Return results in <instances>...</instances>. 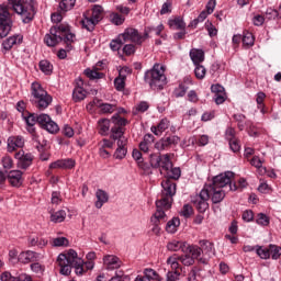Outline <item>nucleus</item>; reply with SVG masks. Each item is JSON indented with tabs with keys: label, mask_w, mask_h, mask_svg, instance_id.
<instances>
[{
	"label": "nucleus",
	"mask_w": 281,
	"mask_h": 281,
	"mask_svg": "<svg viewBox=\"0 0 281 281\" xmlns=\"http://www.w3.org/2000/svg\"><path fill=\"white\" fill-rule=\"evenodd\" d=\"M180 276H181V271H179V270L169 271L167 273V280L166 281H177Z\"/></svg>",
	"instance_id": "64"
},
{
	"label": "nucleus",
	"mask_w": 281,
	"mask_h": 281,
	"mask_svg": "<svg viewBox=\"0 0 281 281\" xmlns=\"http://www.w3.org/2000/svg\"><path fill=\"white\" fill-rule=\"evenodd\" d=\"M111 21L114 25H122V23H124V16L120 13H113L111 15Z\"/></svg>",
	"instance_id": "62"
},
{
	"label": "nucleus",
	"mask_w": 281,
	"mask_h": 281,
	"mask_svg": "<svg viewBox=\"0 0 281 281\" xmlns=\"http://www.w3.org/2000/svg\"><path fill=\"white\" fill-rule=\"evenodd\" d=\"M53 101L54 98L38 81L32 82L30 102L37 111H45Z\"/></svg>",
	"instance_id": "5"
},
{
	"label": "nucleus",
	"mask_w": 281,
	"mask_h": 281,
	"mask_svg": "<svg viewBox=\"0 0 281 281\" xmlns=\"http://www.w3.org/2000/svg\"><path fill=\"white\" fill-rule=\"evenodd\" d=\"M189 55L194 66L201 65V63L205 60V53L203 49H191Z\"/></svg>",
	"instance_id": "29"
},
{
	"label": "nucleus",
	"mask_w": 281,
	"mask_h": 281,
	"mask_svg": "<svg viewBox=\"0 0 281 281\" xmlns=\"http://www.w3.org/2000/svg\"><path fill=\"white\" fill-rule=\"evenodd\" d=\"M179 225H181V220H179V217H173L172 220H170L167 223L166 232H168V234H175V232H177V227H179Z\"/></svg>",
	"instance_id": "35"
},
{
	"label": "nucleus",
	"mask_w": 281,
	"mask_h": 281,
	"mask_svg": "<svg viewBox=\"0 0 281 281\" xmlns=\"http://www.w3.org/2000/svg\"><path fill=\"white\" fill-rule=\"evenodd\" d=\"M53 247H69L67 237H56L53 239Z\"/></svg>",
	"instance_id": "54"
},
{
	"label": "nucleus",
	"mask_w": 281,
	"mask_h": 281,
	"mask_svg": "<svg viewBox=\"0 0 281 281\" xmlns=\"http://www.w3.org/2000/svg\"><path fill=\"white\" fill-rule=\"evenodd\" d=\"M148 109H150V104H148L147 101H140L135 105L134 115H137V113H146Z\"/></svg>",
	"instance_id": "50"
},
{
	"label": "nucleus",
	"mask_w": 281,
	"mask_h": 281,
	"mask_svg": "<svg viewBox=\"0 0 281 281\" xmlns=\"http://www.w3.org/2000/svg\"><path fill=\"white\" fill-rule=\"evenodd\" d=\"M188 243L186 241H179L177 239H173L167 244L168 251H182V254H186V247Z\"/></svg>",
	"instance_id": "30"
},
{
	"label": "nucleus",
	"mask_w": 281,
	"mask_h": 281,
	"mask_svg": "<svg viewBox=\"0 0 281 281\" xmlns=\"http://www.w3.org/2000/svg\"><path fill=\"white\" fill-rule=\"evenodd\" d=\"M49 120H52V117L48 114H37V124L41 128H45Z\"/></svg>",
	"instance_id": "59"
},
{
	"label": "nucleus",
	"mask_w": 281,
	"mask_h": 281,
	"mask_svg": "<svg viewBox=\"0 0 281 281\" xmlns=\"http://www.w3.org/2000/svg\"><path fill=\"white\" fill-rule=\"evenodd\" d=\"M74 38H76V35L69 31V25L60 24L50 27L49 34H46L44 37V43L47 47H56L58 43H65L66 49L71 52L74 49L71 45Z\"/></svg>",
	"instance_id": "2"
},
{
	"label": "nucleus",
	"mask_w": 281,
	"mask_h": 281,
	"mask_svg": "<svg viewBox=\"0 0 281 281\" xmlns=\"http://www.w3.org/2000/svg\"><path fill=\"white\" fill-rule=\"evenodd\" d=\"M99 124V133L104 137L109 135V131L111 128V120L108 119H101L98 122Z\"/></svg>",
	"instance_id": "32"
},
{
	"label": "nucleus",
	"mask_w": 281,
	"mask_h": 281,
	"mask_svg": "<svg viewBox=\"0 0 281 281\" xmlns=\"http://www.w3.org/2000/svg\"><path fill=\"white\" fill-rule=\"evenodd\" d=\"M85 98H87V90L82 88V80H79L72 91V100L74 102H82Z\"/></svg>",
	"instance_id": "25"
},
{
	"label": "nucleus",
	"mask_w": 281,
	"mask_h": 281,
	"mask_svg": "<svg viewBox=\"0 0 281 281\" xmlns=\"http://www.w3.org/2000/svg\"><path fill=\"white\" fill-rule=\"evenodd\" d=\"M26 113L27 115H25V113H22V120L25 122L29 133H36V127L34 126L38 124V114L32 112Z\"/></svg>",
	"instance_id": "19"
},
{
	"label": "nucleus",
	"mask_w": 281,
	"mask_h": 281,
	"mask_svg": "<svg viewBox=\"0 0 281 281\" xmlns=\"http://www.w3.org/2000/svg\"><path fill=\"white\" fill-rule=\"evenodd\" d=\"M15 159L18 160V168L20 170H27L30 166H32V162L34 161V156L31 153H26L24 150H20L15 153Z\"/></svg>",
	"instance_id": "12"
},
{
	"label": "nucleus",
	"mask_w": 281,
	"mask_h": 281,
	"mask_svg": "<svg viewBox=\"0 0 281 281\" xmlns=\"http://www.w3.org/2000/svg\"><path fill=\"white\" fill-rule=\"evenodd\" d=\"M199 245H200V249H202V256L204 258H207V263H209L210 258L214 256V244L207 239H202L200 240Z\"/></svg>",
	"instance_id": "21"
},
{
	"label": "nucleus",
	"mask_w": 281,
	"mask_h": 281,
	"mask_svg": "<svg viewBox=\"0 0 281 281\" xmlns=\"http://www.w3.org/2000/svg\"><path fill=\"white\" fill-rule=\"evenodd\" d=\"M22 43H23V36H21V35L9 36L1 44L2 54H8V52H10V49H12V47H14L16 45H21Z\"/></svg>",
	"instance_id": "17"
},
{
	"label": "nucleus",
	"mask_w": 281,
	"mask_h": 281,
	"mask_svg": "<svg viewBox=\"0 0 281 281\" xmlns=\"http://www.w3.org/2000/svg\"><path fill=\"white\" fill-rule=\"evenodd\" d=\"M133 159L137 162V166L139 168H143V170H146V164H144V157L142 156V151L139 149H133L132 151Z\"/></svg>",
	"instance_id": "40"
},
{
	"label": "nucleus",
	"mask_w": 281,
	"mask_h": 281,
	"mask_svg": "<svg viewBox=\"0 0 281 281\" xmlns=\"http://www.w3.org/2000/svg\"><path fill=\"white\" fill-rule=\"evenodd\" d=\"M126 133V128L120 126H112L111 127V139L116 142L117 146H123V144H128V138L124 136Z\"/></svg>",
	"instance_id": "14"
},
{
	"label": "nucleus",
	"mask_w": 281,
	"mask_h": 281,
	"mask_svg": "<svg viewBox=\"0 0 281 281\" xmlns=\"http://www.w3.org/2000/svg\"><path fill=\"white\" fill-rule=\"evenodd\" d=\"M41 258V254L32 250L21 252L18 257V260L23 265H29V262H36Z\"/></svg>",
	"instance_id": "23"
},
{
	"label": "nucleus",
	"mask_w": 281,
	"mask_h": 281,
	"mask_svg": "<svg viewBox=\"0 0 281 281\" xmlns=\"http://www.w3.org/2000/svg\"><path fill=\"white\" fill-rule=\"evenodd\" d=\"M256 254L261 258V260H269V258H271L269 246L268 248H265L260 245H256Z\"/></svg>",
	"instance_id": "37"
},
{
	"label": "nucleus",
	"mask_w": 281,
	"mask_h": 281,
	"mask_svg": "<svg viewBox=\"0 0 281 281\" xmlns=\"http://www.w3.org/2000/svg\"><path fill=\"white\" fill-rule=\"evenodd\" d=\"M170 126V121L168 119H162L157 126L153 125L150 127L151 133L156 135L157 137L161 136V133H164L167 128Z\"/></svg>",
	"instance_id": "28"
},
{
	"label": "nucleus",
	"mask_w": 281,
	"mask_h": 281,
	"mask_svg": "<svg viewBox=\"0 0 281 281\" xmlns=\"http://www.w3.org/2000/svg\"><path fill=\"white\" fill-rule=\"evenodd\" d=\"M150 168L155 170L160 169L165 172H170L172 168V160L170 159V154H151L149 155Z\"/></svg>",
	"instance_id": "7"
},
{
	"label": "nucleus",
	"mask_w": 281,
	"mask_h": 281,
	"mask_svg": "<svg viewBox=\"0 0 281 281\" xmlns=\"http://www.w3.org/2000/svg\"><path fill=\"white\" fill-rule=\"evenodd\" d=\"M57 265L60 267L59 273L61 276H70L71 274V269L72 265L67 260V255L65 254H59L57 257Z\"/></svg>",
	"instance_id": "18"
},
{
	"label": "nucleus",
	"mask_w": 281,
	"mask_h": 281,
	"mask_svg": "<svg viewBox=\"0 0 281 281\" xmlns=\"http://www.w3.org/2000/svg\"><path fill=\"white\" fill-rule=\"evenodd\" d=\"M47 244H48V240L43 237H38V236L29 237V245H31V247H38L40 249H43V247H47Z\"/></svg>",
	"instance_id": "31"
},
{
	"label": "nucleus",
	"mask_w": 281,
	"mask_h": 281,
	"mask_svg": "<svg viewBox=\"0 0 281 281\" xmlns=\"http://www.w3.org/2000/svg\"><path fill=\"white\" fill-rule=\"evenodd\" d=\"M12 14L7 7L0 5V40L5 38L12 31Z\"/></svg>",
	"instance_id": "9"
},
{
	"label": "nucleus",
	"mask_w": 281,
	"mask_h": 281,
	"mask_svg": "<svg viewBox=\"0 0 281 281\" xmlns=\"http://www.w3.org/2000/svg\"><path fill=\"white\" fill-rule=\"evenodd\" d=\"M7 10H12L18 16H20L22 23L27 24L34 21L36 16V1L35 0H7ZM9 8V9H8Z\"/></svg>",
	"instance_id": "3"
},
{
	"label": "nucleus",
	"mask_w": 281,
	"mask_h": 281,
	"mask_svg": "<svg viewBox=\"0 0 281 281\" xmlns=\"http://www.w3.org/2000/svg\"><path fill=\"white\" fill-rule=\"evenodd\" d=\"M40 69L43 74H45V76H52V72L54 71V65H52L49 60H41Z\"/></svg>",
	"instance_id": "38"
},
{
	"label": "nucleus",
	"mask_w": 281,
	"mask_h": 281,
	"mask_svg": "<svg viewBox=\"0 0 281 281\" xmlns=\"http://www.w3.org/2000/svg\"><path fill=\"white\" fill-rule=\"evenodd\" d=\"M170 26L175 30H186V22L181 18H176L170 21Z\"/></svg>",
	"instance_id": "53"
},
{
	"label": "nucleus",
	"mask_w": 281,
	"mask_h": 281,
	"mask_svg": "<svg viewBox=\"0 0 281 281\" xmlns=\"http://www.w3.org/2000/svg\"><path fill=\"white\" fill-rule=\"evenodd\" d=\"M257 225H261V227H267L270 223L269 216L265 213H259L256 218Z\"/></svg>",
	"instance_id": "52"
},
{
	"label": "nucleus",
	"mask_w": 281,
	"mask_h": 281,
	"mask_svg": "<svg viewBox=\"0 0 281 281\" xmlns=\"http://www.w3.org/2000/svg\"><path fill=\"white\" fill-rule=\"evenodd\" d=\"M100 109H101L102 113H113V111H115V104L102 103L100 105Z\"/></svg>",
	"instance_id": "63"
},
{
	"label": "nucleus",
	"mask_w": 281,
	"mask_h": 281,
	"mask_svg": "<svg viewBox=\"0 0 281 281\" xmlns=\"http://www.w3.org/2000/svg\"><path fill=\"white\" fill-rule=\"evenodd\" d=\"M144 80L154 91H161V89L168 85L166 66L155 64L151 69L145 71Z\"/></svg>",
	"instance_id": "4"
},
{
	"label": "nucleus",
	"mask_w": 281,
	"mask_h": 281,
	"mask_svg": "<svg viewBox=\"0 0 281 281\" xmlns=\"http://www.w3.org/2000/svg\"><path fill=\"white\" fill-rule=\"evenodd\" d=\"M97 201L94 203L97 210H101L104 203H109V193L102 189H98L95 192Z\"/></svg>",
	"instance_id": "27"
},
{
	"label": "nucleus",
	"mask_w": 281,
	"mask_h": 281,
	"mask_svg": "<svg viewBox=\"0 0 281 281\" xmlns=\"http://www.w3.org/2000/svg\"><path fill=\"white\" fill-rule=\"evenodd\" d=\"M233 119L235 120V122L237 123V128L239 131H245V126H247V116L243 113H237L233 115Z\"/></svg>",
	"instance_id": "34"
},
{
	"label": "nucleus",
	"mask_w": 281,
	"mask_h": 281,
	"mask_svg": "<svg viewBox=\"0 0 281 281\" xmlns=\"http://www.w3.org/2000/svg\"><path fill=\"white\" fill-rule=\"evenodd\" d=\"M82 27L87 30L88 32H93L95 30V25H98V20L93 18H86L85 20L81 21Z\"/></svg>",
	"instance_id": "33"
},
{
	"label": "nucleus",
	"mask_w": 281,
	"mask_h": 281,
	"mask_svg": "<svg viewBox=\"0 0 281 281\" xmlns=\"http://www.w3.org/2000/svg\"><path fill=\"white\" fill-rule=\"evenodd\" d=\"M241 43L245 47H254V35L250 32L244 33Z\"/></svg>",
	"instance_id": "51"
},
{
	"label": "nucleus",
	"mask_w": 281,
	"mask_h": 281,
	"mask_svg": "<svg viewBox=\"0 0 281 281\" xmlns=\"http://www.w3.org/2000/svg\"><path fill=\"white\" fill-rule=\"evenodd\" d=\"M44 131H47V133H50L54 135L57 131H59L58 124L56 122L52 121V119L46 123V125L43 127Z\"/></svg>",
	"instance_id": "57"
},
{
	"label": "nucleus",
	"mask_w": 281,
	"mask_h": 281,
	"mask_svg": "<svg viewBox=\"0 0 281 281\" xmlns=\"http://www.w3.org/2000/svg\"><path fill=\"white\" fill-rule=\"evenodd\" d=\"M126 146L127 144L117 145V148L114 153L115 159H124V157H126V154L128 153V150L126 149Z\"/></svg>",
	"instance_id": "49"
},
{
	"label": "nucleus",
	"mask_w": 281,
	"mask_h": 281,
	"mask_svg": "<svg viewBox=\"0 0 281 281\" xmlns=\"http://www.w3.org/2000/svg\"><path fill=\"white\" fill-rule=\"evenodd\" d=\"M150 31L145 29L144 34L142 35L138 30L130 27L125 29L123 33H121V38L125 43H134V45H142L147 38H149Z\"/></svg>",
	"instance_id": "8"
},
{
	"label": "nucleus",
	"mask_w": 281,
	"mask_h": 281,
	"mask_svg": "<svg viewBox=\"0 0 281 281\" xmlns=\"http://www.w3.org/2000/svg\"><path fill=\"white\" fill-rule=\"evenodd\" d=\"M103 265L108 271H114V269H120L122 267V260L114 255H106L103 257Z\"/></svg>",
	"instance_id": "20"
},
{
	"label": "nucleus",
	"mask_w": 281,
	"mask_h": 281,
	"mask_svg": "<svg viewBox=\"0 0 281 281\" xmlns=\"http://www.w3.org/2000/svg\"><path fill=\"white\" fill-rule=\"evenodd\" d=\"M188 92V86L180 83L178 88L175 90L176 98H183Z\"/></svg>",
	"instance_id": "61"
},
{
	"label": "nucleus",
	"mask_w": 281,
	"mask_h": 281,
	"mask_svg": "<svg viewBox=\"0 0 281 281\" xmlns=\"http://www.w3.org/2000/svg\"><path fill=\"white\" fill-rule=\"evenodd\" d=\"M1 281H32V276L27 273H21L18 277H13L12 273L5 271L0 276Z\"/></svg>",
	"instance_id": "24"
},
{
	"label": "nucleus",
	"mask_w": 281,
	"mask_h": 281,
	"mask_svg": "<svg viewBox=\"0 0 281 281\" xmlns=\"http://www.w3.org/2000/svg\"><path fill=\"white\" fill-rule=\"evenodd\" d=\"M266 21H278L280 20V13H278V9L268 8L265 12Z\"/></svg>",
	"instance_id": "41"
},
{
	"label": "nucleus",
	"mask_w": 281,
	"mask_h": 281,
	"mask_svg": "<svg viewBox=\"0 0 281 281\" xmlns=\"http://www.w3.org/2000/svg\"><path fill=\"white\" fill-rule=\"evenodd\" d=\"M25 146V138L23 136H11L8 138V153H14L16 148Z\"/></svg>",
	"instance_id": "22"
},
{
	"label": "nucleus",
	"mask_w": 281,
	"mask_h": 281,
	"mask_svg": "<svg viewBox=\"0 0 281 281\" xmlns=\"http://www.w3.org/2000/svg\"><path fill=\"white\" fill-rule=\"evenodd\" d=\"M179 144V136H168V137H162L158 142L155 143V148L156 150L162 151V150H168L170 146H175Z\"/></svg>",
	"instance_id": "15"
},
{
	"label": "nucleus",
	"mask_w": 281,
	"mask_h": 281,
	"mask_svg": "<svg viewBox=\"0 0 281 281\" xmlns=\"http://www.w3.org/2000/svg\"><path fill=\"white\" fill-rule=\"evenodd\" d=\"M114 87H115L116 91H122L123 89H125V87H126V75H123V77L121 75H119V77H116L114 79Z\"/></svg>",
	"instance_id": "48"
},
{
	"label": "nucleus",
	"mask_w": 281,
	"mask_h": 281,
	"mask_svg": "<svg viewBox=\"0 0 281 281\" xmlns=\"http://www.w3.org/2000/svg\"><path fill=\"white\" fill-rule=\"evenodd\" d=\"M210 199L214 205L222 203L225 199V191H223V189L205 184L199 194L191 196V203H193L200 214H205L210 207V204L207 203Z\"/></svg>",
	"instance_id": "1"
},
{
	"label": "nucleus",
	"mask_w": 281,
	"mask_h": 281,
	"mask_svg": "<svg viewBox=\"0 0 281 281\" xmlns=\"http://www.w3.org/2000/svg\"><path fill=\"white\" fill-rule=\"evenodd\" d=\"M206 71L207 70L203 67V65L201 64L195 65L194 75H195V78H198V80H203V78H205Z\"/></svg>",
	"instance_id": "55"
},
{
	"label": "nucleus",
	"mask_w": 281,
	"mask_h": 281,
	"mask_svg": "<svg viewBox=\"0 0 281 281\" xmlns=\"http://www.w3.org/2000/svg\"><path fill=\"white\" fill-rule=\"evenodd\" d=\"M59 1V10L61 12H69V10L74 9L76 5V0H58Z\"/></svg>",
	"instance_id": "45"
},
{
	"label": "nucleus",
	"mask_w": 281,
	"mask_h": 281,
	"mask_svg": "<svg viewBox=\"0 0 281 281\" xmlns=\"http://www.w3.org/2000/svg\"><path fill=\"white\" fill-rule=\"evenodd\" d=\"M168 221V217H166V210L156 207V212L153 214L150 218V223L153 225L151 232L154 234H159L161 232V223H166Z\"/></svg>",
	"instance_id": "11"
},
{
	"label": "nucleus",
	"mask_w": 281,
	"mask_h": 281,
	"mask_svg": "<svg viewBox=\"0 0 281 281\" xmlns=\"http://www.w3.org/2000/svg\"><path fill=\"white\" fill-rule=\"evenodd\" d=\"M124 40L122 38V34H119V36L110 42V49L112 52H120L122 49V45H124Z\"/></svg>",
	"instance_id": "39"
},
{
	"label": "nucleus",
	"mask_w": 281,
	"mask_h": 281,
	"mask_svg": "<svg viewBox=\"0 0 281 281\" xmlns=\"http://www.w3.org/2000/svg\"><path fill=\"white\" fill-rule=\"evenodd\" d=\"M111 122H112V124H114L113 126H119V128H124V126H126V124H128V120L120 116L119 113L114 114L111 117Z\"/></svg>",
	"instance_id": "43"
},
{
	"label": "nucleus",
	"mask_w": 281,
	"mask_h": 281,
	"mask_svg": "<svg viewBox=\"0 0 281 281\" xmlns=\"http://www.w3.org/2000/svg\"><path fill=\"white\" fill-rule=\"evenodd\" d=\"M178 260L181 261L184 267H192L195 259L189 255V252H184V255L178 257Z\"/></svg>",
	"instance_id": "47"
},
{
	"label": "nucleus",
	"mask_w": 281,
	"mask_h": 281,
	"mask_svg": "<svg viewBox=\"0 0 281 281\" xmlns=\"http://www.w3.org/2000/svg\"><path fill=\"white\" fill-rule=\"evenodd\" d=\"M169 179H175L176 181L181 178V168L171 167L169 171H167Z\"/></svg>",
	"instance_id": "58"
},
{
	"label": "nucleus",
	"mask_w": 281,
	"mask_h": 281,
	"mask_svg": "<svg viewBox=\"0 0 281 281\" xmlns=\"http://www.w3.org/2000/svg\"><path fill=\"white\" fill-rule=\"evenodd\" d=\"M65 218H67V212H65V210H59L50 214L52 223H63Z\"/></svg>",
	"instance_id": "42"
},
{
	"label": "nucleus",
	"mask_w": 281,
	"mask_h": 281,
	"mask_svg": "<svg viewBox=\"0 0 281 281\" xmlns=\"http://www.w3.org/2000/svg\"><path fill=\"white\" fill-rule=\"evenodd\" d=\"M71 265L76 276H85V273H87V270H85V260L78 259V261H75Z\"/></svg>",
	"instance_id": "44"
},
{
	"label": "nucleus",
	"mask_w": 281,
	"mask_h": 281,
	"mask_svg": "<svg viewBox=\"0 0 281 281\" xmlns=\"http://www.w3.org/2000/svg\"><path fill=\"white\" fill-rule=\"evenodd\" d=\"M162 186V195L160 200L156 201V207L158 210H165L168 211L170 207H172V196L177 194V183L165 180L161 182Z\"/></svg>",
	"instance_id": "6"
},
{
	"label": "nucleus",
	"mask_w": 281,
	"mask_h": 281,
	"mask_svg": "<svg viewBox=\"0 0 281 281\" xmlns=\"http://www.w3.org/2000/svg\"><path fill=\"white\" fill-rule=\"evenodd\" d=\"M158 279L159 273H157V271L153 270L151 268H146L144 270V276H137L134 281H153Z\"/></svg>",
	"instance_id": "26"
},
{
	"label": "nucleus",
	"mask_w": 281,
	"mask_h": 281,
	"mask_svg": "<svg viewBox=\"0 0 281 281\" xmlns=\"http://www.w3.org/2000/svg\"><path fill=\"white\" fill-rule=\"evenodd\" d=\"M184 254H188L194 260H198V262H200V265H207V258H205L203 256L201 246L187 244V247L184 249Z\"/></svg>",
	"instance_id": "13"
},
{
	"label": "nucleus",
	"mask_w": 281,
	"mask_h": 281,
	"mask_svg": "<svg viewBox=\"0 0 281 281\" xmlns=\"http://www.w3.org/2000/svg\"><path fill=\"white\" fill-rule=\"evenodd\" d=\"M76 167V160L71 158L61 159V168L65 170H71V168Z\"/></svg>",
	"instance_id": "60"
},
{
	"label": "nucleus",
	"mask_w": 281,
	"mask_h": 281,
	"mask_svg": "<svg viewBox=\"0 0 281 281\" xmlns=\"http://www.w3.org/2000/svg\"><path fill=\"white\" fill-rule=\"evenodd\" d=\"M270 258L272 260H280L281 247L274 244L269 245Z\"/></svg>",
	"instance_id": "46"
},
{
	"label": "nucleus",
	"mask_w": 281,
	"mask_h": 281,
	"mask_svg": "<svg viewBox=\"0 0 281 281\" xmlns=\"http://www.w3.org/2000/svg\"><path fill=\"white\" fill-rule=\"evenodd\" d=\"M7 179L12 188H21L23 186V171L11 170L7 172Z\"/></svg>",
	"instance_id": "16"
},
{
	"label": "nucleus",
	"mask_w": 281,
	"mask_h": 281,
	"mask_svg": "<svg viewBox=\"0 0 281 281\" xmlns=\"http://www.w3.org/2000/svg\"><path fill=\"white\" fill-rule=\"evenodd\" d=\"M65 256L67 258V261L70 262L71 265L74 262H78V260H82V258L78 257V252L74 249H69Z\"/></svg>",
	"instance_id": "56"
},
{
	"label": "nucleus",
	"mask_w": 281,
	"mask_h": 281,
	"mask_svg": "<svg viewBox=\"0 0 281 281\" xmlns=\"http://www.w3.org/2000/svg\"><path fill=\"white\" fill-rule=\"evenodd\" d=\"M232 179H234V172L233 171H225L224 173H220L213 178L212 186L213 188H217L220 190H223V188H226V186H229L232 183Z\"/></svg>",
	"instance_id": "10"
},
{
	"label": "nucleus",
	"mask_w": 281,
	"mask_h": 281,
	"mask_svg": "<svg viewBox=\"0 0 281 281\" xmlns=\"http://www.w3.org/2000/svg\"><path fill=\"white\" fill-rule=\"evenodd\" d=\"M85 74L90 80H101V78H104V72L98 71V69L87 68Z\"/></svg>",
	"instance_id": "36"
}]
</instances>
